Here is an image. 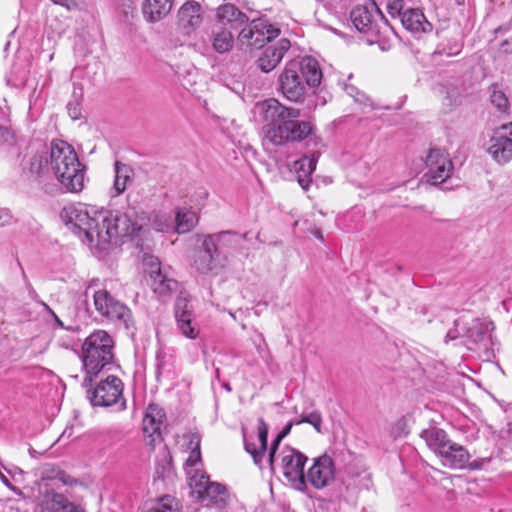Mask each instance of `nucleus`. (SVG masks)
<instances>
[{"label":"nucleus","mask_w":512,"mask_h":512,"mask_svg":"<svg viewBox=\"0 0 512 512\" xmlns=\"http://www.w3.org/2000/svg\"><path fill=\"white\" fill-rule=\"evenodd\" d=\"M60 216L83 243L100 251L106 250L117 237L136 236L145 223V218L137 216L134 209L120 213L84 204L68 205Z\"/></svg>","instance_id":"1"},{"label":"nucleus","mask_w":512,"mask_h":512,"mask_svg":"<svg viewBox=\"0 0 512 512\" xmlns=\"http://www.w3.org/2000/svg\"><path fill=\"white\" fill-rule=\"evenodd\" d=\"M257 107L264 122V139L272 145L287 146L307 139L315 145L319 142L313 123L298 119L300 109L285 106L276 98L266 99Z\"/></svg>","instance_id":"2"},{"label":"nucleus","mask_w":512,"mask_h":512,"mask_svg":"<svg viewBox=\"0 0 512 512\" xmlns=\"http://www.w3.org/2000/svg\"><path fill=\"white\" fill-rule=\"evenodd\" d=\"M441 322L452 323L445 335V342L464 339V344L469 350L482 353L488 360L494 356L496 342L493 337L494 323L487 318H475L468 313L457 315L447 309L441 314Z\"/></svg>","instance_id":"3"},{"label":"nucleus","mask_w":512,"mask_h":512,"mask_svg":"<svg viewBox=\"0 0 512 512\" xmlns=\"http://www.w3.org/2000/svg\"><path fill=\"white\" fill-rule=\"evenodd\" d=\"M50 168L64 192L79 193L84 189L86 167L67 142L58 140L51 143Z\"/></svg>","instance_id":"4"},{"label":"nucleus","mask_w":512,"mask_h":512,"mask_svg":"<svg viewBox=\"0 0 512 512\" xmlns=\"http://www.w3.org/2000/svg\"><path fill=\"white\" fill-rule=\"evenodd\" d=\"M114 341L104 330L91 333L82 345V363L86 372L83 386L91 385L93 378L103 370H109L114 361Z\"/></svg>","instance_id":"5"},{"label":"nucleus","mask_w":512,"mask_h":512,"mask_svg":"<svg viewBox=\"0 0 512 512\" xmlns=\"http://www.w3.org/2000/svg\"><path fill=\"white\" fill-rule=\"evenodd\" d=\"M237 243V234L222 231L204 236L201 248L196 252L194 267L201 274L217 275L227 263L223 250Z\"/></svg>","instance_id":"6"},{"label":"nucleus","mask_w":512,"mask_h":512,"mask_svg":"<svg viewBox=\"0 0 512 512\" xmlns=\"http://www.w3.org/2000/svg\"><path fill=\"white\" fill-rule=\"evenodd\" d=\"M297 62L289 61L278 77V90L281 95L293 103H302L307 92Z\"/></svg>","instance_id":"7"},{"label":"nucleus","mask_w":512,"mask_h":512,"mask_svg":"<svg viewBox=\"0 0 512 512\" xmlns=\"http://www.w3.org/2000/svg\"><path fill=\"white\" fill-rule=\"evenodd\" d=\"M279 457L284 477L294 488L303 490L306 487L304 466L308 460L307 456L297 449L286 446L280 451Z\"/></svg>","instance_id":"8"},{"label":"nucleus","mask_w":512,"mask_h":512,"mask_svg":"<svg viewBox=\"0 0 512 512\" xmlns=\"http://www.w3.org/2000/svg\"><path fill=\"white\" fill-rule=\"evenodd\" d=\"M87 392L93 406L108 407L122 399L123 383L116 376H108L93 390L88 389Z\"/></svg>","instance_id":"9"},{"label":"nucleus","mask_w":512,"mask_h":512,"mask_svg":"<svg viewBox=\"0 0 512 512\" xmlns=\"http://www.w3.org/2000/svg\"><path fill=\"white\" fill-rule=\"evenodd\" d=\"M427 172L425 177L427 182L432 185H438L448 179L453 171V163L448 154L441 149H431L426 158Z\"/></svg>","instance_id":"10"},{"label":"nucleus","mask_w":512,"mask_h":512,"mask_svg":"<svg viewBox=\"0 0 512 512\" xmlns=\"http://www.w3.org/2000/svg\"><path fill=\"white\" fill-rule=\"evenodd\" d=\"M279 30L262 20H254L243 28L239 38L243 43L254 48H261L266 42L277 37Z\"/></svg>","instance_id":"11"},{"label":"nucleus","mask_w":512,"mask_h":512,"mask_svg":"<svg viewBox=\"0 0 512 512\" xmlns=\"http://www.w3.org/2000/svg\"><path fill=\"white\" fill-rule=\"evenodd\" d=\"M334 476V462L331 457L324 454L314 458L312 466L305 474V482L308 481L315 489H322L334 480Z\"/></svg>","instance_id":"12"},{"label":"nucleus","mask_w":512,"mask_h":512,"mask_svg":"<svg viewBox=\"0 0 512 512\" xmlns=\"http://www.w3.org/2000/svg\"><path fill=\"white\" fill-rule=\"evenodd\" d=\"M290 47L291 43L286 38H281L277 42L268 45L257 60L258 68L265 73L272 71L279 65Z\"/></svg>","instance_id":"13"},{"label":"nucleus","mask_w":512,"mask_h":512,"mask_svg":"<svg viewBox=\"0 0 512 512\" xmlns=\"http://www.w3.org/2000/svg\"><path fill=\"white\" fill-rule=\"evenodd\" d=\"M147 264L150 266V277L152 279V287L155 293L165 296L175 291L178 282L169 276V273L162 269L157 258L150 257Z\"/></svg>","instance_id":"14"},{"label":"nucleus","mask_w":512,"mask_h":512,"mask_svg":"<svg viewBox=\"0 0 512 512\" xmlns=\"http://www.w3.org/2000/svg\"><path fill=\"white\" fill-rule=\"evenodd\" d=\"M202 7L194 0L186 1L178 11V24L185 34L194 32L202 23Z\"/></svg>","instance_id":"15"},{"label":"nucleus","mask_w":512,"mask_h":512,"mask_svg":"<svg viewBox=\"0 0 512 512\" xmlns=\"http://www.w3.org/2000/svg\"><path fill=\"white\" fill-rule=\"evenodd\" d=\"M175 318L179 330L185 337L189 339H196L198 337L199 329L193 322V310L186 299H177L175 304Z\"/></svg>","instance_id":"16"},{"label":"nucleus","mask_w":512,"mask_h":512,"mask_svg":"<svg viewBox=\"0 0 512 512\" xmlns=\"http://www.w3.org/2000/svg\"><path fill=\"white\" fill-rule=\"evenodd\" d=\"M437 457L444 467L450 469H465L470 459V454L464 446L451 440Z\"/></svg>","instance_id":"17"},{"label":"nucleus","mask_w":512,"mask_h":512,"mask_svg":"<svg viewBox=\"0 0 512 512\" xmlns=\"http://www.w3.org/2000/svg\"><path fill=\"white\" fill-rule=\"evenodd\" d=\"M488 153L497 163H508L512 159V138L496 131L489 141Z\"/></svg>","instance_id":"18"},{"label":"nucleus","mask_w":512,"mask_h":512,"mask_svg":"<svg viewBox=\"0 0 512 512\" xmlns=\"http://www.w3.org/2000/svg\"><path fill=\"white\" fill-rule=\"evenodd\" d=\"M257 434L259 445L257 446L255 443L250 442L244 438V447L246 452L252 456L254 464L262 469L263 458L267 451L268 439V425L263 418L258 419Z\"/></svg>","instance_id":"19"},{"label":"nucleus","mask_w":512,"mask_h":512,"mask_svg":"<svg viewBox=\"0 0 512 512\" xmlns=\"http://www.w3.org/2000/svg\"><path fill=\"white\" fill-rule=\"evenodd\" d=\"M400 20L403 27L412 33H427L433 28L419 8H407L400 16Z\"/></svg>","instance_id":"20"},{"label":"nucleus","mask_w":512,"mask_h":512,"mask_svg":"<svg viewBox=\"0 0 512 512\" xmlns=\"http://www.w3.org/2000/svg\"><path fill=\"white\" fill-rule=\"evenodd\" d=\"M174 0H143L142 14L146 21L155 23L166 17L173 5Z\"/></svg>","instance_id":"21"},{"label":"nucleus","mask_w":512,"mask_h":512,"mask_svg":"<svg viewBox=\"0 0 512 512\" xmlns=\"http://www.w3.org/2000/svg\"><path fill=\"white\" fill-rule=\"evenodd\" d=\"M291 61L298 63L300 68L298 72L300 73L302 79H305L304 83L306 86L317 87L321 83L322 71L316 59L308 56L299 60L294 59Z\"/></svg>","instance_id":"22"},{"label":"nucleus","mask_w":512,"mask_h":512,"mask_svg":"<svg viewBox=\"0 0 512 512\" xmlns=\"http://www.w3.org/2000/svg\"><path fill=\"white\" fill-rule=\"evenodd\" d=\"M319 154L313 153L311 156H304L294 162V170L297 172L298 183L303 190H308L311 183V174L316 169Z\"/></svg>","instance_id":"23"},{"label":"nucleus","mask_w":512,"mask_h":512,"mask_svg":"<svg viewBox=\"0 0 512 512\" xmlns=\"http://www.w3.org/2000/svg\"><path fill=\"white\" fill-rule=\"evenodd\" d=\"M199 498L206 502L207 505L211 504L216 506L219 509L224 508L229 499V494L225 486L220 483L210 482L205 486Z\"/></svg>","instance_id":"24"},{"label":"nucleus","mask_w":512,"mask_h":512,"mask_svg":"<svg viewBox=\"0 0 512 512\" xmlns=\"http://www.w3.org/2000/svg\"><path fill=\"white\" fill-rule=\"evenodd\" d=\"M421 438L425 441L436 456L450 443L448 434L441 428L430 427L421 432Z\"/></svg>","instance_id":"25"},{"label":"nucleus","mask_w":512,"mask_h":512,"mask_svg":"<svg viewBox=\"0 0 512 512\" xmlns=\"http://www.w3.org/2000/svg\"><path fill=\"white\" fill-rule=\"evenodd\" d=\"M164 418L163 409L156 404H150L143 419V431L149 436L160 434Z\"/></svg>","instance_id":"26"},{"label":"nucleus","mask_w":512,"mask_h":512,"mask_svg":"<svg viewBox=\"0 0 512 512\" xmlns=\"http://www.w3.org/2000/svg\"><path fill=\"white\" fill-rule=\"evenodd\" d=\"M114 183L112 187V196H119L122 194L129 183L132 182L134 177L133 168L125 163L116 161L114 164Z\"/></svg>","instance_id":"27"},{"label":"nucleus","mask_w":512,"mask_h":512,"mask_svg":"<svg viewBox=\"0 0 512 512\" xmlns=\"http://www.w3.org/2000/svg\"><path fill=\"white\" fill-rule=\"evenodd\" d=\"M43 512H83V510L64 495L52 493L43 506Z\"/></svg>","instance_id":"28"},{"label":"nucleus","mask_w":512,"mask_h":512,"mask_svg":"<svg viewBox=\"0 0 512 512\" xmlns=\"http://www.w3.org/2000/svg\"><path fill=\"white\" fill-rule=\"evenodd\" d=\"M106 318L125 329H129L134 325L131 310L124 303L118 300L110 308L109 314L106 315Z\"/></svg>","instance_id":"29"},{"label":"nucleus","mask_w":512,"mask_h":512,"mask_svg":"<svg viewBox=\"0 0 512 512\" xmlns=\"http://www.w3.org/2000/svg\"><path fill=\"white\" fill-rule=\"evenodd\" d=\"M217 17L222 22L242 25L248 21L245 13L233 4L220 5L217 9Z\"/></svg>","instance_id":"30"},{"label":"nucleus","mask_w":512,"mask_h":512,"mask_svg":"<svg viewBox=\"0 0 512 512\" xmlns=\"http://www.w3.org/2000/svg\"><path fill=\"white\" fill-rule=\"evenodd\" d=\"M198 223L197 214L189 209H179L175 216V229L179 234L191 231Z\"/></svg>","instance_id":"31"},{"label":"nucleus","mask_w":512,"mask_h":512,"mask_svg":"<svg viewBox=\"0 0 512 512\" xmlns=\"http://www.w3.org/2000/svg\"><path fill=\"white\" fill-rule=\"evenodd\" d=\"M350 18L359 32H366L372 24L373 14L367 7L358 6L351 11Z\"/></svg>","instance_id":"32"},{"label":"nucleus","mask_w":512,"mask_h":512,"mask_svg":"<svg viewBox=\"0 0 512 512\" xmlns=\"http://www.w3.org/2000/svg\"><path fill=\"white\" fill-rule=\"evenodd\" d=\"M463 48V44L460 41L459 37L453 36L449 38H444L437 45L433 55L434 56H447L452 57L458 55Z\"/></svg>","instance_id":"33"},{"label":"nucleus","mask_w":512,"mask_h":512,"mask_svg":"<svg viewBox=\"0 0 512 512\" xmlns=\"http://www.w3.org/2000/svg\"><path fill=\"white\" fill-rule=\"evenodd\" d=\"M233 43V35L228 29L221 28L219 31L213 33L212 46L216 52L222 54L230 51L233 47Z\"/></svg>","instance_id":"34"},{"label":"nucleus","mask_w":512,"mask_h":512,"mask_svg":"<svg viewBox=\"0 0 512 512\" xmlns=\"http://www.w3.org/2000/svg\"><path fill=\"white\" fill-rule=\"evenodd\" d=\"M94 306L97 312L106 317L110 308L117 301L107 290H98L94 293Z\"/></svg>","instance_id":"35"},{"label":"nucleus","mask_w":512,"mask_h":512,"mask_svg":"<svg viewBox=\"0 0 512 512\" xmlns=\"http://www.w3.org/2000/svg\"><path fill=\"white\" fill-rule=\"evenodd\" d=\"M186 474L189 481V486L198 494L201 495L205 486L210 483L209 477L200 470V468H187Z\"/></svg>","instance_id":"36"},{"label":"nucleus","mask_w":512,"mask_h":512,"mask_svg":"<svg viewBox=\"0 0 512 512\" xmlns=\"http://www.w3.org/2000/svg\"><path fill=\"white\" fill-rule=\"evenodd\" d=\"M490 102L501 114L508 113L510 109V102L504 91L497 85H492L489 88Z\"/></svg>","instance_id":"37"},{"label":"nucleus","mask_w":512,"mask_h":512,"mask_svg":"<svg viewBox=\"0 0 512 512\" xmlns=\"http://www.w3.org/2000/svg\"><path fill=\"white\" fill-rule=\"evenodd\" d=\"M146 512H180V504L175 498L164 496L156 501Z\"/></svg>","instance_id":"38"},{"label":"nucleus","mask_w":512,"mask_h":512,"mask_svg":"<svg viewBox=\"0 0 512 512\" xmlns=\"http://www.w3.org/2000/svg\"><path fill=\"white\" fill-rule=\"evenodd\" d=\"M49 167L50 159L48 160V158L43 154L37 153L30 159L29 171L37 177L43 176Z\"/></svg>","instance_id":"39"},{"label":"nucleus","mask_w":512,"mask_h":512,"mask_svg":"<svg viewBox=\"0 0 512 512\" xmlns=\"http://www.w3.org/2000/svg\"><path fill=\"white\" fill-rule=\"evenodd\" d=\"M45 476L50 479H57L64 485H72L76 482V480L70 475L55 466H51L49 469H46Z\"/></svg>","instance_id":"40"},{"label":"nucleus","mask_w":512,"mask_h":512,"mask_svg":"<svg viewBox=\"0 0 512 512\" xmlns=\"http://www.w3.org/2000/svg\"><path fill=\"white\" fill-rule=\"evenodd\" d=\"M461 102V97L457 89H447L446 96L443 98L442 105L445 112L451 111Z\"/></svg>","instance_id":"41"},{"label":"nucleus","mask_w":512,"mask_h":512,"mask_svg":"<svg viewBox=\"0 0 512 512\" xmlns=\"http://www.w3.org/2000/svg\"><path fill=\"white\" fill-rule=\"evenodd\" d=\"M407 8V0H388L387 2V10L392 17H400Z\"/></svg>","instance_id":"42"},{"label":"nucleus","mask_w":512,"mask_h":512,"mask_svg":"<svg viewBox=\"0 0 512 512\" xmlns=\"http://www.w3.org/2000/svg\"><path fill=\"white\" fill-rule=\"evenodd\" d=\"M182 439L184 441L183 445H185L187 450L200 448L201 436L196 431H190L183 434Z\"/></svg>","instance_id":"43"},{"label":"nucleus","mask_w":512,"mask_h":512,"mask_svg":"<svg viewBox=\"0 0 512 512\" xmlns=\"http://www.w3.org/2000/svg\"><path fill=\"white\" fill-rule=\"evenodd\" d=\"M330 11L339 13L348 8L351 0H320Z\"/></svg>","instance_id":"44"},{"label":"nucleus","mask_w":512,"mask_h":512,"mask_svg":"<svg viewBox=\"0 0 512 512\" xmlns=\"http://www.w3.org/2000/svg\"><path fill=\"white\" fill-rule=\"evenodd\" d=\"M201 465H202V463H201L200 448H197V449L195 448V449L189 450V456L185 463V470H187V468H191V469L200 468Z\"/></svg>","instance_id":"45"},{"label":"nucleus","mask_w":512,"mask_h":512,"mask_svg":"<svg viewBox=\"0 0 512 512\" xmlns=\"http://www.w3.org/2000/svg\"><path fill=\"white\" fill-rule=\"evenodd\" d=\"M155 368H156L157 379L160 376L170 372L169 363H168V360L166 359L165 355H162L161 353H157Z\"/></svg>","instance_id":"46"},{"label":"nucleus","mask_w":512,"mask_h":512,"mask_svg":"<svg viewBox=\"0 0 512 512\" xmlns=\"http://www.w3.org/2000/svg\"><path fill=\"white\" fill-rule=\"evenodd\" d=\"M305 423L312 425L317 432H321L322 415L318 410L307 413Z\"/></svg>","instance_id":"47"},{"label":"nucleus","mask_w":512,"mask_h":512,"mask_svg":"<svg viewBox=\"0 0 512 512\" xmlns=\"http://www.w3.org/2000/svg\"><path fill=\"white\" fill-rule=\"evenodd\" d=\"M153 226L158 232L167 231L170 227L169 217L165 214L156 215L154 218Z\"/></svg>","instance_id":"48"},{"label":"nucleus","mask_w":512,"mask_h":512,"mask_svg":"<svg viewBox=\"0 0 512 512\" xmlns=\"http://www.w3.org/2000/svg\"><path fill=\"white\" fill-rule=\"evenodd\" d=\"M15 143L14 132L7 126L0 125V145L8 144L12 145Z\"/></svg>","instance_id":"49"},{"label":"nucleus","mask_w":512,"mask_h":512,"mask_svg":"<svg viewBox=\"0 0 512 512\" xmlns=\"http://www.w3.org/2000/svg\"><path fill=\"white\" fill-rule=\"evenodd\" d=\"M284 436H282L281 433H279L276 438L273 440L269 454H268V463L271 468V470H274V461H275V455L276 451L283 440Z\"/></svg>","instance_id":"50"},{"label":"nucleus","mask_w":512,"mask_h":512,"mask_svg":"<svg viewBox=\"0 0 512 512\" xmlns=\"http://www.w3.org/2000/svg\"><path fill=\"white\" fill-rule=\"evenodd\" d=\"M491 461L490 457H482L475 459L473 461L468 460V463L465 468L469 470H481L485 468Z\"/></svg>","instance_id":"51"},{"label":"nucleus","mask_w":512,"mask_h":512,"mask_svg":"<svg viewBox=\"0 0 512 512\" xmlns=\"http://www.w3.org/2000/svg\"><path fill=\"white\" fill-rule=\"evenodd\" d=\"M67 111H68L69 116L73 120L80 119V117H81V105H80L79 101L78 100L70 101L67 104Z\"/></svg>","instance_id":"52"},{"label":"nucleus","mask_w":512,"mask_h":512,"mask_svg":"<svg viewBox=\"0 0 512 512\" xmlns=\"http://www.w3.org/2000/svg\"><path fill=\"white\" fill-rule=\"evenodd\" d=\"M54 321H55V325L62 328V329H66L68 331H72V332H78L79 331V326H66L64 324V322L55 314L54 316H52Z\"/></svg>","instance_id":"53"},{"label":"nucleus","mask_w":512,"mask_h":512,"mask_svg":"<svg viewBox=\"0 0 512 512\" xmlns=\"http://www.w3.org/2000/svg\"><path fill=\"white\" fill-rule=\"evenodd\" d=\"M54 4L65 7L68 10H72L76 7V3L73 0H51Z\"/></svg>","instance_id":"54"},{"label":"nucleus","mask_w":512,"mask_h":512,"mask_svg":"<svg viewBox=\"0 0 512 512\" xmlns=\"http://www.w3.org/2000/svg\"><path fill=\"white\" fill-rule=\"evenodd\" d=\"M496 131H499V132L508 131L505 134L508 135V137L512 138V122H509L507 124H503Z\"/></svg>","instance_id":"55"},{"label":"nucleus","mask_w":512,"mask_h":512,"mask_svg":"<svg viewBox=\"0 0 512 512\" xmlns=\"http://www.w3.org/2000/svg\"><path fill=\"white\" fill-rule=\"evenodd\" d=\"M293 425H296L294 420L288 422L285 425V427L282 429V431L280 432L282 434V436L286 437L290 433Z\"/></svg>","instance_id":"56"},{"label":"nucleus","mask_w":512,"mask_h":512,"mask_svg":"<svg viewBox=\"0 0 512 512\" xmlns=\"http://www.w3.org/2000/svg\"><path fill=\"white\" fill-rule=\"evenodd\" d=\"M41 305L44 307V309L51 315L54 316L55 312L47 305L45 302H41Z\"/></svg>","instance_id":"57"},{"label":"nucleus","mask_w":512,"mask_h":512,"mask_svg":"<svg viewBox=\"0 0 512 512\" xmlns=\"http://www.w3.org/2000/svg\"><path fill=\"white\" fill-rule=\"evenodd\" d=\"M306 415H307V413H303V414L301 415L300 419H298V420H294V421H295V424H296V425H299V424L305 423Z\"/></svg>","instance_id":"58"},{"label":"nucleus","mask_w":512,"mask_h":512,"mask_svg":"<svg viewBox=\"0 0 512 512\" xmlns=\"http://www.w3.org/2000/svg\"><path fill=\"white\" fill-rule=\"evenodd\" d=\"M346 91L349 95H351L352 97H355V95L353 94V92L356 91V88L353 87V86H350V87H346Z\"/></svg>","instance_id":"59"},{"label":"nucleus","mask_w":512,"mask_h":512,"mask_svg":"<svg viewBox=\"0 0 512 512\" xmlns=\"http://www.w3.org/2000/svg\"><path fill=\"white\" fill-rule=\"evenodd\" d=\"M223 387L227 390V391H231V387L229 384H224Z\"/></svg>","instance_id":"60"},{"label":"nucleus","mask_w":512,"mask_h":512,"mask_svg":"<svg viewBox=\"0 0 512 512\" xmlns=\"http://www.w3.org/2000/svg\"><path fill=\"white\" fill-rule=\"evenodd\" d=\"M458 5H463L465 0H455Z\"/></svg>","instance_id":"61"},{"label":"nucleus","mask_w":512,"mask_h":512,"mask_svg":"<svg viewBox=\"0 0 512 512\" xmlns=\"http://www.w3.org/2000/svg\"><path fill=\"white\" fill-rule=\"evenodd\" d=\"M124 408H125V401H122L121 409H124Z\"/></svg>","instance_id":"62"},{"label":"nucleus","mask_w":512,"mask_h":512,"mask_svg":"<svg viewBox=\"0 0 512 512\" xmlns=\"http://www.w3.org/2000/svg\"><path fill=\"white\" fill-rule=\"evenodd\" d=\"M372 5L376 6V4H375V2L373 0H372ZM375 8L377 9L378 12H380V10L377 7H375Z\"/></svg>","instance_id":"63"},{"label":"nucleus","mask_w":512,"mask_h":512,"mask_svg":"<svg viewBox=\"0 0 512 512\" xmlns=\"http://www.w3.org/2000/svg\"><path fill=\"white\" fill-rule=\"evenodd\" d=\"M4 469H5L9 474H12V471H11V470H8L6 467H4Z\"/></svg>","instance_id":"64"}]
</instances>
